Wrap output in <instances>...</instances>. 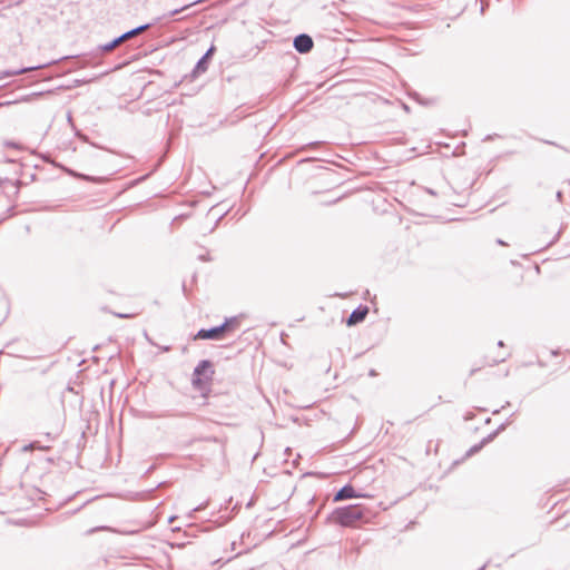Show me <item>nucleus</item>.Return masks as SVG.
I'll use <instances>...</instances> for the list:
<instances>
[{
	"label": "nucleus",
	"mask_w": 570,
	"mask_h": 570,
	"mask_svg": "<svg viewBox=\"0 0 570 570\" xmlns=\"http://www.w3.org/2000/svg\"><path fill=\"white\" fill-rule=\"evenodd\" d=\"M368 512V509L362 504L340 507L332 511L327 521L344 528H352L360 521H367Z\"/></svg>",
	"instance_id": "1"
},
{
	"label": "nucleus",
	"mask_w": 570,
	"mask_h": 570,
	"mask_svg": "<svg viewBox=\"0 0 570 570\" xmlns=\"http://www.w3.org/2000/svg\"><path fill=\"white\" fill-rule=\"evenodd\" d=\"M238 325L239 321L236 316L228 317L218 326H214L212 328H200L194 335V340H222L225 333L236 330Z\"/></svg>",
	"instance_id": "2"
},
{
	"label": "nucleus",
	"mask_w": 570,
	"mask_h": 570,
	"mask_svg": "<svg viewBox=\"0 0 570 570\" xmlns=\"http://www.w3.org/2000/svg\"><path fill=\"white\" fill-rule=\"evenodd\" d=\"M215 370L209 360H202L194 368L191 385L195 390H205L213 381Z\"/></svg>",
	"instance_id": "3"
},
{
	"label": "nucleus",
	"mask_w": 570,
	"mask_h": 570,
	"mask_svg": "<svg viewBox=\"0 0 570 570\" xmlns=\"http://www.w3.org/2000/svg\"><path fill=\"white\" fill-rule=\"evenodd\" d=\"M293 46L299 53H307L313 49L314 42L311 36L301 33L294 38Z\"/></svg>",
	"instance_id": "4"
},
{
	"label": "nucleus",
	"mask_w": 570,
	"mask_h": 570,
	"mask_svg": "<svg viewBox=\"0 0 570 570\" xmlns=\"http://www.w3.org/2000/svg\"><path fill=\"white\" fill-rule=\"evenodd\" d=\"M368 314V307L366 305H358L348 316L346 324L348 326L356 325L363 322Z\"/></svg>",
	"instance_id": "5"
},
{
	"label": "nucleus",
	"mask_w": 570,
	"mask_h": 570,
	"mask_svg": "<svg viewBox=\"0 0 570 570\" xmlns=\"http://www.w3.org/2000/svg\"><path fill=\"white\" fill-rule=\"evenodd\" d=\"M358 497H360V494L356 493L355 489L351 484H346V485L342 487L334 494L333 500L335 502H337V501L348 500V499L358 498Z\"/></svg>",
	"instance_id": "6"
},
{
	"label": "nucleus",
	"mask_w": 570,
	"mask_h": 570,
	"mask_svg": "<svg viewBox=\"0 0 570 570\" xmlns=\"http://www.w3.org/2000/svg\"><path fill=\"white\" fill-rule=\"evenodd\" d=\"M215 51V47L212 46L206 52L205 55L197 61L194 70H193V73L194 75H197V73H203L207 70L208 68V59L213 56Z\"/></svg>",
	"instance_id": "7"
},
{
	"label": "nucleus",
	"mask_w": 570,
	"mask_h": 570,
	"mask_svg": "<svg viewBox=\"0 0 570 570\" xmlns=\"http://www.w3.org/2000/svg\"><path fill=\"white\" fill-rule=\"evenodd\" d=\"M155 22H150V23H146V24H141V26H138L129 31H126L125 33L120 35V38L122 39V42L128 40V39H131L138 35H140L141 32L146 31L147 29H149L151 26H154Z\"/></svg>",
	"instance_id": "8"
},
{
	"label": "nucleus",
	"mask_w": 570,
	"mask_h": 570,
	"mask_svg": "<svg viewBox=\"0 0 570 570\" xmlns=\"http://www.w3.org/2000/svg\"><path fill=\"white\" fill-rule=\"evenodd\" d=\"M203 1L204 0H196V1L191 2V3L183 6L181 8L168 11L167 13H164L161 17L157 18L156 21H160L163 19L171 18V17H174V16L180 13V12H184L185 10L189 9L190 7H193L195 4L202 3Z\"/></svg>",
	"instance_id": "9"
},
{
	"label": "nucleus",
	"mask_w": 570,
	"mask_h": 570,
	"mask_svg": "<svg viewBox=\"0 0 570 570\" xmlns=\"http://www.w3.org/2000/svg\"><path fill=\"white\" fill-rule=\"evenodd\" d=\"M46 66L47 65H39V66L27 67V68H21V69H17V70H8L2 73L1 78L22 75L24 72L37 70V69L43 68Z\"/></svg>",
	"instance_id": "10"
},
{
	"label": "nucleus",
	"mask_w": 570,
	"mask_h": 570,
	"mask_svg": "<svg viewBox=\"0 0 570 570\" xmlns=\"http://www.w3.org/2000/svg\"><path fill=\"white\" fill-rule=\"evenodd\" d=\"M494 435H495V433L490 434L488 438L483 439V440L481 441V443L475 444V445H473L472 448H470V450L466 452V455H468V456H470V455H472V454L476 453L478 451H480V450H481V448H482V446H483L488 441L492 440V438H493Z\"/></svg>",
	"instance_id": "11"
},
{
	"label": "nucleus",
	"mask_w": 570,
	"mask_h": 570,
	"mask_svg": "<svg viewBox=\"0 0 570 570\" xmlns=\"http://www.w3.org/2000/svg\"><path fill=\"white\" fill-rule=\"evenodd\" d=\"M120 43H122V39L119 36V37L115 38L114 40H111L110 42L101 46V50L102 51H111L116 47H118Z\"/></svg>",
	"instance_id": "12"
},
{
	"label": "nucleus",
	"mask_w": 570,
	"mask_h": 570,
	"mask_svg": "<svg viewBox=\"0 0 570 570\" xmlns=\"http://www.w3.org/2000/svg\"><path fill=\"white\" fill-rule=\"evenodd\" d=\"M118 317L120 318H129L131 315L129 314H117Z\"/></svg>",
	"instance_id": "13"
},
{
	"label": "nucleus",
	"mask_w": 570,
	"mask_h": 570,
	"mask_svg": "<svg viewBox=\"0 0 570 570\" xmlns=\"http://www.w3.org/2000/svg\"><path fill=\"white\" fill-rule=\"evenodd\" d=\"M320 144H321L320 141H314V142H311L308 146L313 148L315 146H318Z\"/></svg>",
	"instance_id": "14"
},
{
	"label": "nucleus",
	"mask_w": 570,
	"mask_h": 570,
	"mask_svg": "<svg viewBox=\"0 0 570 570\" xmlns=\"http://www.w3.org/2000/svg\"><path fill=\"white\" fill-rule=\"evenodd\" d=\"M161 351H163V352H168V351H170V346H163V347H161Z\"/></svg>",
	"instance_id": "15"
},
{
	"label": "nucleus",
	"mask_w": 570,
	"mask_h": 570,
	"mask_svg": "<svg viewBox=\"0 0 570 570\" xmlns=\"http://www.w3.org/2000/svg\"><path fill=\"white\" fill-rule=\"evenodd\" d=\"M557 198H558L559 200H561V198H562V193H561V191H558V193H557Z\"/></svg>",
	"instance_id": "16"
},
{
	"label": "nucleus",
	"mask_w": 570,
	"mask_h": 570,
	"mask_svg": "<svg viewBox=\"0 0 570 570\" xmlns=\"http://www.w3.org/2000/svg\"><path fill=\"white\" fill-rule=\"evenodd\" d=\"M498 345H499V346H503V342H502V341H499V342H498Z\"/></svg>",
	"instance_id": "17"
},
{
	"label": "nucleus",
	"mask_w": 570,
	"mask_h": 570,
	"mask_svg": "<svg viewBox=\"0 0 570 570\" xmlns=\"http://www.w3.org/2000/svg\"><path fill=\"white\" fill-rule=\"evenodd\" d=\"M498 243H499L500 245H504V243H503L501 239H499V240H498Z\"/></svg>",
	"instance_id": "18"
}]
</instances>
